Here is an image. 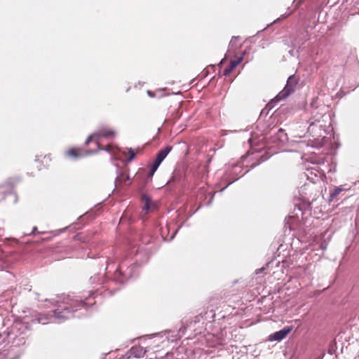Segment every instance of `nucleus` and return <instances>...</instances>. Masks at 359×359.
<instances>
[{"instance_id": "obj_25", "label": "nucleus", "mask_w": 359, "mask_h": 359, "mask_svg": "<svg viewBox=\"0 0 359 359\" xmlns=\"http://www.w3.org/2000/svg\"><path fill=\"white\" fill-rule=\"evenodd\" d=\"M265 269H266V267H262V268H260L259 269H257L256 270V273L259 274V273H262Z\"/></svg>"}, {"instance_id": "obj_5", "label": "nucleus", "mask_w": 359, "mask_h": 359, "mask_svg": "<svg viewBox=\"0 0 359 359\" xmlns=\"http://www.w3.org/2000/svg\"><path fill=\"white\" fill-rule=\"evenodd\" d=\"M123 264L120 265L114 273V280L120 283H123L131 276V269L123 271Z\"/></svg>"}, {"instance_id": "obj_15", "label": "nucleus", "mask_w": 359, "mask_h": 359, "mask_svg": "<svg viewBox=\"0 0 359 359\" xmlns=\"http://www.w3.org/2000/svg\"><path fill=\"white\" fill-rule=\"evenodd\" d=\"M95 143L97 144V149L94 151L95 153H96L98 151H101V150H104L105 151H107L108 153H112L113 148L110 145H108L105 147H102L101 146V144H100L99 141H95Z\"/></svg>"}, {"instance_id": "obj_24", "label": "nucleus", "mask_w": 359, "mask_h": 359, "mask_svg": "<svg viewBox=\"0 0 359 359\" xmlns=\"http://www.w3.org/2000/svg\"><path fill=\"white\" fill-rule=\"evenodd\" d=\"M239 39V36H233L231 39L230 44H233Z\"/></svg>"}, {"instance_id": "obj_17", "label": "nucleus", "mask_w": 359, "mask_h": 359, "mask_svg": "<svg viewBox=\"0 0 359 359\" xmlns=\"http://www.w3.org/2000/svg\"><path fill=\"white\" fill-rule=\"evenodd\" d=\"M320 122L319 119H314L313 118L309 120L308 123L309 124V126L308 128V132L309 133H313V129L311 128L313 126H315L316 123H318Z\"/></svg>"}, {"instance_id": "obj_1", "label": "nucleus", "mask_w": 359, "mask_h": 359, "mask_svg": "<svg viewBox=\"0 0 359 359\" xmlns=\"http://www.w3.org/2000/svg\"><path fill=\"white\" fill-rule=\"evenodd\" d=\"M94 292H91L88 297H79L74 294H62L57 297L55 301L57 308L53 311V316L46 313H39L32 320L33 322L47 324L50 318H55L62 321L74 316V313L95 304L94 301Z\"/></svg>"}, {"instance_id": "obj_12", "label": "nucleus", "mask_w": 359, "mask_h": 359, "mask_svg": "<svg viewBox=\"0 0 359 359\" xmlns=\"http://www.w3.org/2000/svg\"><path fill=\"white\" fill-rule=\"evenodd\" d=\"M241 60L242 57H237L236 59L231 60L229 65L224 69V75L226 76L229 74L233 69L241 63Z\"/></svg>"}, {"instance_id": "obj_3", "label": "nucleus", "mask_w": 359, "mask_h": 359, "mask_svg": "<svg viewBox=\"0 0 359 359\" xmlns=\"http://www.w3.org/2000/svg\"><path fill=\"white\" fill-rule=\"evenodd\" d=\"M268 128L262 130V134L269 135L270 143L274 146L280 147L285 144L288 141V137L285 130L282 128H278L276 126L270 127V124H267Z\"/></svg>"}, {"instance_id": "obj_20", "label": "nucleus", "mask_w": 359, "mask_h": 359, "mask_svg": "<svg viewBox=\"0 0 359 359\" xmlns=\"http://www.w3.org/2000/svg\"><path fill=\"white\" fill-rule=\"evenodd\" d=\"M180 177L175 172H173L172 177L168 182V184L177 183L180 182Z\"/></svg>"}, {"instance_id": "obj_19", "label": "nucleus", "mask_w": 359, "mask_h": 359, "mask_svg": "<svg viewBox=\"0 0 359 359\" xmlns=\"http://www.w3.org/2000/svg\"><path fill=\"white\" fill-rule=\"evenodd\" d=\"M128 157L126 158V162H130L132 161L135 157V152L134 151V150L132 149V148H129L128 149Z\"/></svg>"}, {"instance_id": "obj_21", "label": "nucleus", "mask_w": 359, "mask_h": 359, "mask_svg": "<svg viewBox=\"0 0 359 359\" xmlns=\"http://www.w3.org/2000/svg\"><path fill=\"white\" fill-rule=\"evenodd\" d=\"M95 139H96V135H95L94 133L91 134L90 136H88V137L86 139L85 142V144L88 145L91 141L94 140Z\"/></svg>"}, {"instance_id": "obj_22", "label": "nucleus", "mask_w": 359, "mask_h": 359, "mask_svg": "<svg viewBox=\"0 0 359 359\" xmlns=\"http://www.w3.org/2000/svg\"><path fill=\"white\" fill-rule=\"evenodd\" d=\"M273 123L272 118H270L269 120H268L266 123H264L262 126H258V127L263 128L264 129H266L268 128L267 124H271ZM259 125H261V123H259Z\"/></svg>"}, {"instance_id": "obj_28", "label": "nucleus", "mask_w": 359, "mask_h": 359, "mask_svg": "<svg viewBox=\"0 0 359 359\" xmlns=\"http://www.w3.org/2000/svg\"><path fill=\"white\" fill-rule=\"evenodd\" d=\"M321 248H323V249H325L326 246H324V247L321 246Z\"/></svg>"}, {"instance_id": "obj_2", "label": "nucleus", "mask_w": 359, "mask_h": 359, "mask_svg": "<svg viewBox=\"0 0 359 359\" xmlns=\"http://www.w3.org/2000/svg\"><path fill=\"white\" fill-rule=\"evenodd\" d=\"M27 330V324L22 322H16L13 324L9 332V339H13V346L21 347L26 346L28 335L25 331Z\"/></svg>"}, {"instance_id": "obj_16", "label": "nucleus", "mask_w": 359, "mask_h": 359, "mask_svg": "<svg viewBox=\"0 0 359 359\" xmlns=\"http://www.w3.org/2000/svg\"><path fill=\"white\" fill-rule=\"evenodd\" d=\"M9 332H4L3 333H0V345L6 343L9 339Z\"/></svg>"}, {"instance_id": "obj_10", "label": "nucleus", "mask_w": 359, "mask_h": 359, "mask_svg": "<svg viewBox=\"0 0 359 359\" xmlns=\"http://www.w3.org/2000/svg\"><path fill=\"white\" fill-rule=\"evenodd\" d=\"M92 154H95V151H93V150H88L84 152L81 149L78 148H72L67 151L68 156L74 158H77L79 157H81Z\"/></svg>"}, {"instance_id": "obj_26", "label": "nucleus", "mask_w": 359, "mask_h": 359, "mask_svg": "<svg viewBox=\"0 0 359 359\" xmlns=\"http://www.w3.org/2000/svg\"><path fill=\"white\" fill-rule=\"evenodd\" d=\"M147 94L150 96V97H154V94L150 91V90H148L147 91Z\"/></svg>"}, {"instance_id": "obj_18", "label": "nucleus", "mask_w": 359, "mask_h": 359, "mask_svg": "<svg viewBox=\"0 0 359 359\" xmlns=\"http://www.w3.org/2000/svg\"><path fill=\"white\" fill-rule=\"evenodd\" d=\"M158 167L159 166L156 165L155 163H152L150 170L147 175L148 179L151 178L153 177V175H154L155 172L156 171V170L158 169Z\"/></svg>"}, {"instance_id": "obj_4", "label": "nucleus", "mask_w": 359, "mask_h": 359, "mask_svg": "<svg viewBox=\"0 0 359 359\" xmlns=\"http://www.w3.org/2000/svg\"><path fill=\"white\" fill-rule=\"evenodd\" d=\"M299 81V78L294 74L290 75L287 80L285 88L275 97L273 101L279 102L287 97L291 93L294 92Z\"/></svg>"}, {"instance_id": "obj_11", "label": "nucleus", "mask_w": 359, "mask_h": 359, "mask_svg": "<svg viewBox=\"0 0 359 359\" xmlns=\"http://www.w3.org/2000/svg\"><path fill=\"white\" fill-rule=\"evenodd\" d=\"M130 180V176L125 172H120V174L116 177L115 183L116 187H123L127 186L130 184H127V182Z\"/></svg>"}, {"instance_id": "obj_6", "label": "nucleus", "mask_w": 359, "mask_h": 359, "mask_svg": "<svg viewBox=\"0 0 359 359\" xmlns=\"http://www.w3.org/2000/svg\"><path fill=\"white\" fill-rule=\"evenodd\" d=\"M146 353V350L141 346H133L126 353V359H131L133 358H143Z\"/></svg>"}, {"instance_id": "obj_14", "label": "nucleus", "mask_w": 359, "mask_h": 359, "mask_svg": "<svg viewBox=\"0 0 359 359\" xmlns=\"http://www.w3.org/2000/svg\"><path fill=\"white\" fill-rule=\"evenodd\" d=\"M344 190V189L342 187H335L334 189V190L330 193L329 201H334L337 198V197L338 196V195Z\"/></svg>"}, {"instance_id": "obj_23", "label": "nucleus", "mask_w": 359, "mask_h": 359, "mask_svg": "<svg viewBox=\"0 0 359 359\" xmlns=\"http://www.w3.org/2000/svg\"><path fill=\"white\" fill-rule=\"evenodd\" d=\"M36 233H38L37 228H36V226H34V227H33L32 232L30 233H27V235H32V234L35 235Z\"/></svg>"}, {"instance_id": "obj_9", "label": "nucleus", "mask_w": 359, "mask_h": 359, "mask_svg": "<svg viewBox=\"0 0 359 359\" xmlns=\"http://www.w3.org/2000/svg\"><path fill=\"white\" fill-rule=\"evenodd\" d=\"M172 149V147L171 146H166L158 151L153 163L159 166L163 161L166 158L167 155L170 152Z\"/></svg>"}, {"instance_id": "obj_27", "label": "nucleus", "mask_w": 359, "mask_h": 359, "mask_svg": "<svg viewBox=\"0 0 359 359\" xmlns=\"http://www.w3.org/2000/svg\"><path fill=\"white\" fill-rule=\"evenodd\" d=\"M2 198V195H1V193L0 192V199Z\"/></svg>"}, {"instance_id": "obj_7", "label": "nucleus", "mask_w": 359, "mask_h": 359, "mask_svg": "<svg viewBox=\"0 0 359 359\" xmlns=\"http://www.w3.org/2000/svg\"><path fill=\"white\" fill-rule=\"evenodd\" d=\"M292 330V326L284 327L282 330L271 334L269 336V339L271 341H280L283 339Z\"/></svg>"}, {"instance_id": "obj_13", "label": "nucleus", "mask_w": 359, "mask_h": 359, "mask_svg": "<svg viewBox=\"0 0 359 359\" xmlns=\"http://www.w3.org/2000/svg\"><path fill=\"white\" fill-rule=\"evenodd\" d=\"M141 198L142 203H144L142 210L148 211L151 208V204L152 203L151 197L147 194H142Z\"/></svg>"}, {"instance_id": "obj_8", "label": "nucleus", "mask_w": 359, "mask_h": 359, "mask_svg": "<svg viewBox=\"0 0 359 359\" xmlns=\"http://www.w3.org/2000/svg\"><path fill=\"white\" fill-rule=\"evenodd\" d=\"M95 135H96V141L102 137L112 139L115 137L116 132L112 129L102 128L95 133Z\"/></svg>"}]
</instances>
